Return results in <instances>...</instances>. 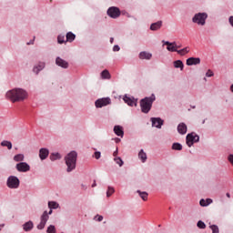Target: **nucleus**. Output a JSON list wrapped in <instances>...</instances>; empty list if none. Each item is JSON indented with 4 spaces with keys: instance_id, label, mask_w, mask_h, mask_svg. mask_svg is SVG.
<instances>
[{
    "instance_id": "nucleus-38",
    "label": "nucleus",
    "mask_w": 233,
    "mask_h": 233,
    "mask_svg": "<svg viewBox=\"0 0 233 233\" xmlns=\"http://www.w3.org/2000/svg\"><path fill=\"white\" fill-rule=\"evenodd\" d=\"M197 227L198 228H207V225L205 224V222L199 220L198 223H197Z\"/></svg>"
},
{
    "instance_id": "nucleus-34",
    "label": "nucleus",
    "mask_w": 233,
    "mask_h": 233,
    "mask_svg": "<svg viewBox=\"0 0 233 233\" xmlns=\"http://www.w3.org/2000/svg\"><path fill=\"white\" fill-rule=\"evenodd\" d=\"M48 207L50 208H59V204H57V202H55V201H49L48 202Z\"/></svg>"
},
{
    "instance_id": "nucleus-51",
    "label": "nucleus",
    "mask_w": 233,
    "mask_h": 233,
    "mask_svg": "<svg viewBox=\"0 0 233 233\" xmlns=\"http://www.w3.org/2000/svg\"><path fill=\"white\" fill-rule=\"evenodd\" d=\"M27 45H34V41L28 42Z\"/></svg>"
},
{
    "instance_id": "nucleus-7",
    "label": "nucleus",
    "mask_w": 233,
    "mask_h": 233,
    "mask_svg": "<svg viewBox=\"0 0 233 233\" xmlns=\"http://www.w3.org/2000/svg\"><path fill=\"white\" fill-rule=\"evenodd\" d=\"M107 15H109V17H112V19H117V17L121 15V11L117 7H109L107 9Z\"/></svg>"
},
{
    "instance_id": "nucleus-11",
    "label": "nucleus",
    "mask_w": 233,
    "mask_h": 233,
    "mask_svg": "<svg viewBox=\"0 0 233 233\" xmlns=\"http://www.w3.org/2000/svg\"><path fill=\"white\" fill-rule=\"evenodd\" d=\"M123 100L129 106H137V100L136 98H134V97H130L128 96H125Z\"/></svg>"
},
{
    "instance_id": "nucleus-32",
    "label": "nucleus",
    "mask_w": 233,
    "mask_h": 233,
    "mask_svg": "<svg viewBox=\"0 0 233 233\" xmlns=\"http://www.w3.org/2000/svg\"><path fill=\"white\" fill-rule=\"evenodd\" d=\"M172 149L173 150H183V146L179 143H174L172 145Z\"/></svg>"
},
{
    "instance_id": "nucleus-30",
    "label": "nucleus",
    "mask_w": 233,
    "mask_h": 233,
    "mask_svg": "<svg viewBox=\"0 0 233 233\" xmlns=\"http://www.w3.org/2000/svg\"><path fill=\"white\" fill-rule=\"evenodd\" d=\"M101 77H102V79H110V72H108V70L105 69L101 73Z\"/></svg>"
},
{
    "instance_id": "nucleus-24",
    "label": "nucleus",
    "mask_w": 233,
    "mask_h": 233,
    "mask_svg": "<svg viewBox=\"0 0 233 233\" xmlns=\"http://www.w3.org/2000/svg\"><path fill=\"white\" fill-rule=\"evenodd\" d=\"M66 41L68 43H72V41H74L76 39V35L72 32H68L66 35Z\"/></svg>"
},
{
    "instance_id": "nucleus-4",
    "label": "nucleus",
    "mask_w": 233,
    "mask_h": 233,
    "mask_svg": "<svg viewBox=\"0 0 233 233\" xmlns=\"http://www.w3.org/2000/svg\"><path fill=\"white\" fill-rule=\"evenodd\" d=\"M207 17H208L207 13H198L193 16L192 21L200 26H205V24L207 23Z\"/></svg>"
},
{
    "instance_id": "nucleus-22",
    "label": "nucleus",
    "mask_w": 233,
    "mask_h": 233,
    "mask_svg": "<svg viewBox=\"0 0 233 233\" xmlns=\"http://www.w3.org/2000/svg\"><path fill=\"white\" fill-rule=\"evenodd\" d=\"M32 228H34V223H32V221L26 222L25 224H24V230L25 232H30Z\"/></svg>"
},
{
    "instance_id": "nucleus-5",
    "label": "nucleus",
    "mask_w": 233,
    "mask_h": 233,
    "mask_svg": "<svg viewBox=\"0 0 233 233\" xmlns=\"http://www.w3.org/2000/svg\"><path fill=\"white\" fill-rule=\"evenodd\" d=\"M199 141V136L196 135V133L187 134L186 137V143L187 147H192L194 143H198Z\"/></svg>"
},
{
    "instance_id": "nucleus-12",
    "label": "nucleus",
    "mask_w": 233,
    "mask_h": 233,
    "mask_svg": "<svg viewBox=\"0 0 233 233\" xmlns=\"http://www.w3.org/2000/svg\"><path fill=\"white\" fill-rule=\"evenodd\" d=\"M164 45H166L167 50H168V52H177V44L176 42H164Z\"/></svg>"
},
{
    "instance_id": "nucleus-1",
    "label": "nucleus",
    "mask_w": 233,
    "mask_h": 233,
    "mask_svg": "<svg viewBox=\"0 0 233 233\" xmlns=\"http://www.w3.org/2000/svg\"><path fill=\"white\" fill-rule=\"evenodd\" d=\"M6 97L10 99L12 103H19L28 97V93L22 88H14L7 91Z\"/></svg>"
},
{
    "instance_id": "nucleus-35",
    "label": "nucleus",
    "mask_w": 233,
    "mask_h": 233,
    "mask_svg": "<svg viewBox=\"0 0 233 233\" xmlns=\"http://www.w3.org/2000/svg\"><path fill=\"white\" fill-rule=\"evenodd\" d=\"M209 228L212 230V233H219V228L217 225H211Z\"/></svg>"
},
{
    "instance_id": "nucleus-33",
    "label": "nucleus",
    "mask_w": 233,
    "mask_h": 233,
    "mask_svg": "<svg viewBox=\"0 0 233 233\" xmlns=\"http://www.w3.org/2000/svg\"><path fill=\"white\" fill-rule=\"evenodd\" d=\"M116 190L114 189V187H108L106 191V198H110V196H112V194H114Z\"/></svg>"
},
{
    "instance_id": "nucleus-44",
    "label": "nucleus",
    "mask_w": 233,
    "mask_h": 233,
    "mask_svg": "<svg viewBox=\"0 0 233 233\" xmlns=\"http://www.w3.org/2000/svg\"><path fill=\"white\" fill-rule=\"evenodd\" d=\"M119 50H121V48L119 47V46L116 45L113 47V52H119Z\"/></svg>"
},
{
    "instance_id": "nucleus-37",
    "label": "nucleus",
    "mask_w": 233,
    "mask_h": 233,
    "mask_svg": "<svg viewBox=\"0 0 233 233\" xmlns=\"http://www.w3.org/2000/svg\"><path fill=\"white\" fill-rule=\"evenodd\" d=\"M114 161L116 163V165H118L119 167H123V159H121V157H115Z\"/></svg>"
},
{
    "instance_id": "nucleus-54",
    "label": "nucleus",
    "mask_w": 233,
    "mask_h": 233,
    "mask_svg": "<svg viewBox=\"0 0 233 233\" xmlns=\"http://www.w3.org/2000/svg\"><path fill=\"white\" fill-rule=\"evenodd\" d=\"M177 48H181V46H177L176 49L177 50Z\"/></svg>"
},
{
    "instance_id": "nucleus-43",
    "label": "nucleus",
    "mask_w": 233,
    "mask_h": 233,
    "mask_svg": "<svg viewBox=\"0 0 233 233\" xmlns=\"http://www.w3.org/2000/svg\"><path fill=\"white\" fill-rule=\"evenodd\" d=\"M95 219H96V221H103V216H101V215H96V217H95Z\"/></svg>"
},
{
    "instance_id": "nucleus-36",
    "label": "nucleus",
    "mask_w": 233,
    "mask_h": 233,
    "mask_svg": "<svg viewBox=\"0 0 233 233\" xmlns=\"http://www.w3.org/2000/svg\"><path fill=\"white\" fill-rule=\"evenodd\" d=\"M57 42L59 43V45H63V43H66L65 35H59L57 36Z\"/></svg>"
},
{
    "instance_id": "nucleus-25",
    "label": "nucleus",
    "mask_w": 233,
    "mask_h": 233,
    "mask_svg": "<svg viewBox=\"0 0 233 233\" xmlns=\"http://www.w3.org/2000/svg\"><path fill=\"white\" fill-rule=\"evenodd\" d=\"M14 161L16 163H21V161H25V155L17 154L14 157Z\"/></svg>"
},
{
    "instance_id": "nucleus-3",
    "label": "nucleus",
    "mask_w": 233,
    "mask_h": 233,
    "mask_svg": "<svg viewBox=\"0 0 233 233\" xmlns=\"http://www.w3.org/2000/svg\"><path fill=\"white\" fill-rule=\"evenodd\" d=\"M65 159L67 167V172H72V170H75L76 163L77 161V153L76 151H72L65 157Z\"/></svg>"
},
{
    "instance_id": "nucleus-46",
    "label": "nucleus",
    "mask_w": 233,
    "mask_h": 233,
    "mask_svg": "<svg viewBox=\"0 0 233 233\" xmlns=\"http://www.w3.org/2000/svg\"><path fill=\"white\" fill-rule=\"evenodd\" d=\"M210 203H212V199L207 198L206 199V205H210Z\"/></svg>"
},
{
    "instance_id": "nucleus-52",
    "label": "nucleus",
    "mask_w": 233,
    "mask_h": 233,
    "mask_svg": "<svg viewBox=\"0 0 233 233\" xmlns=\"http://www.w3.org/2000/svg\"><path fill=\"white\" fill-rule=\"evenodd\" d=\"M230 90L233 93V84L230 86Z\"/></svg>"
},
{
    "instance_id": "nucleus-41",
    "label": "nucleus",
    "mask_w": 233,
    "mask_h": 233,
    "mask_svg": "<svg viewBox=\"0 0 233 233\" xmlns=\"http://www.w3.org/2000/svg\"><path fill=\"white\" fill-rule=\"evenodd\" d=\"M214 72L212 70L208 69V72L206 73L207 77H213Z\"/></svg>"
},
{
    "instance_id": "nucleus-50",
    "label": "nucleus",
    "mask_w": 233,
    "mask_h": 233,
    "mask_svg": "<svg viewBox=\"0 0 233 233\" xmlns=\"http://www.w3.org/2000/svg\"><path fill=\"white\" fill-rule=\"evenodd\" d=\"M227 198H230V193L226 194Z\"/></svg>"
},
{
    "instance_id": "nucleus-26",
    "label": "nucleus",
    "mask_w": 233,
    "mask_h": 233,
    "mask_svg": "<svg viewBox=\"0 0 233 233\" xmlns=\"http://www.w3.org/2000/svg\"><path fill=\"white\" fill-rule=\"evenodd\" d=\"M177 52L178 53L179 56H187V54L190 52V47L187 46L180 50L177 49Z\"/></svg>"
},
{
    "instance_id": "nucleus-2",
    "label": "nucleus",
    "mask_w": 233,
    "mask_h": 233,
    "mask_svg": "<svg viewBox=\"0 0 233 233\" xmlns=\"http://www.w3.org/2000/svg\"><path fill=\"white\" fill-rule=\"evenodd\" d=\"M156 101V95H151L150 96H146L140 100V108L143 114H148L152 110V105Z\"/></svg>"
},
{
    "instance_id": "nucleus-14",
    "label": "nucleus",
    "mask_w": 233,
    "mask_h": 233,
    "mask_svg": "<svg viewBox=\"0 0 233 233\" xmlns=\"http://www.w3.org/2000/svg\"><path fill=\"white\" fill-rule=\"evenodd\" d=\"M56 64L57 66H61V68H67L68 67V62L62 59L61 57H56Z\"/></svg>"
},
{
    "instance_id": "nucleus-16",
    "label": "nucleus",
    "mask_w": 233,
    "mask_h": 233,
    "mask_svg": "<svg viewBox=\"0 0 233 233\" xmlns=\"http://www.w3.org/2000/svg\"><path fill=\"white\" fill-rule=\"evenodd\" d=\"M138 57H139V59L150 60V59H152V54L148 53L147 51H142L139 53Z\"/></svg>"
},
{
    "instance_id": "nucleus-53",
    "label": "nucleus",
    "mask_w": 233,
    "mask_h": 233,
    "mask_svg": "<svg viewBox=\"0 0 233 233\" xmlns=\"http://www.w3.org/2000/svg\"><path fill=\"white\" fill-rule=\"evenodd\" d=\"M47 214H48V216L52 215V209H50Z\"/></svg>"
},
{
    "instance_id": "nucleus-21",
    "label": "nucleus",
    "mask_w": 233,
    "mask_h": 233,
    "mask_svg": "<svg viewBox=\"0 0 233 233\" xmlns=\"http://www.w3.org/2000/svg\"><path fill=\"white\" fill-rule=\"evenodd\" d=\"M43 68H45V63L44 62H40V63H38L37 66H35L33 68V72H35V74H39V72H41V70H43Z\"/></svg>"
},
{
    "instance_id": "nucleus-9",
    "label": "nucleus",
    "mask_w": 233,
    "mask_h": 233,
    "mask_svg": "<svg viewBox=\"0 0 233 233\" xmlns=\"http://www.w3.org/2000/svg\"><path fill=\"white\" fill-rule=\"evenodd\" d=\"M15 168L18 170V172H29L30 165H28L26 162H20L16 164Z\"/></svg>"
},
{
    "instance_id": "nucleus-28",
    "label": "nucleus",
    "mask_w": 233,
    "mask_h": 233,
    "mask_svg": "<svg viewBox=\"0 0 233 233\" xmlns=\"http://www.w3.org/2000/svg\"><path fill=\"white\" fill-rule=\"evenodd\" d=\"M137 194H139V197L141 198V199H143V201H147L148 199V193L147 192H141V190H137Z\"/></svg>"
},
{
    "instance_id": "nucleus-20",
    "label": "nucleus",
    "mask_w": 233,
    "mask_h": 233,
    "mask_svg": "<svg viewBox=\"0 0 233 233\" xmlns=\"http://www.w3.org/2000/svg\"><path fill=\"white\" fill-rule=\"evenodd\" d=\"M161 26H163V21H158L157 23L151 24L150 30H153L154 32H156V30H159Z\"/></svg>"
},
{
    "instance_id": "nucleus-19",
    "label": "nucleus",
    "mask_w": 233,
    "mask_h": 233,
    "mask_svg": "<svg viewBox=\"0 0 233 233\" xmlns=\"http://www.w3.org/2000/svg\"><path fill=\"white\" fill-rule=\"evenodd\" d=\"M48 154H49L48 149H46V148H41V149L39 150V157H40V159H42V161H43L44 159H46V157H48Z\"/></svg>"
},
{
    "instance_id": "nucleus-13",
    "label": "nucleus",
    "mask_w": 233,
    "mask_h": 233,
    "mask_svg": "<svg viewBox=\"0 0 233 233\" xmlns=\"http://www.w3.org/2000/svg\"><path fill=\"white\" fill-rule=\"evenodd\" d=\"M201 63V59L198 57H189L187 59L186 65L187 66H192L193 65H199Z\"/></svg>"
},
{
    "instance_id": "nucleus-27",
    "label": "nucleus",
    "mask_w": 233,
    "mask_h": 233,
    "mask_svg": "<svg viewBox=\"0 0 233 233\" xmlns=\"http://www.w3.org/2000/svg\"><path fill=\"white\" fill-rule=\"evenodd\" d=\"M138 157L141 159L142 163H145V161H147V153L141 149L138 153Z\"/></svg>"
},
{
    "instance_id": "nucleus-6",
    "label": "nucleus",
    "mask_w": 233,
    "mask_h": 233,
    "mask_svg": "<svg viewBox=\"0 0 233 233\" xmlns=\"http://www.w3.org/2000/svg\"><path fill=\"white\" fill-rule=\"evenodd\" d=\"M19 178L15 176H11L7 179V187L8 188H19Z\"/></svg>"
},
{
    "instance_id": "nucleus-47",
    "label": "nucleus",
    "mask_w": 233,
    "mask_h": 233,
    "mask_svg": "<svg viewBox=\"0 0 233 233\" xmlns=\"http://www.w3.org/2000/svg\"><path fill=\"white\" fill-rule=\"evenodd\" d=\"M94 187H97V184L96 183V180H94V183L92 184L93 188H94Z\"/></svg>"
},
{
    "instance_id": "nucleus-40",
    "label": "nucleus",
    "mask_w": 233,
    "mask_h": 233,
    "mask_svg": "<svg viewBox=\"0 0 233 233\" xmlns=\"http://www.w3.org/2000/svg\"><path fill=\"white\" fill-rule=\"evenodd\" d=\"M200 207H208V204H207V201L205 199H200L199 201Z\"/></svg>"
},
{
    "instance_id": "nucleus-15",
    "label": "nucleus",
    "mask_w": 233,
    "mask_h": 233,
    "mask_svg": "<svg viewBox=\"0 0 233 233\" xmlns=\"http://www.w3.org/2000/svg\"><path fill=\"white\" fill-rule=\"evenodd\" d=\"M152 126L156 128H161L163 127V120L161 118H151Z\"/></svg>"
},
{
    "instance_id": "nucleus-48",
    "label": "nucleus",
    "mask_w": 233,
    "mask_h": 233,
    "mask_svg": "<svg viewBox=\"0 0 233 233\" xmlns=\"http://www.w3.org/2000/svg\"><path fill=\"white\" fill-rule=\"evenodd\" d=\"M113 156L116 157L117 156V149L113 153Z\"/></svg>"
},
{
    "instance_id": "nucleus-8",
    "label": "nucleus",
    "mask_w": 233,
    "mask_h": 233,
    "mask_svg": "<svg viewBox=\"0 0 233 233\" xmlns=\"http://www.w3.org/2000/svg\"><path fill=\"white\" fill-rule=\"evenodd\" d=\"M49 216H48V212L45 211L42 216H41V221L40 223L37 225V228L38 230H43V228H45V226L46 225V221H48L49 219Z\"/></svg>"
},
{
    "instance_id": "nucleus-18",
    "label": "nucleus",
    "mask_w": 233,
    "mask_h": 233,
    "mask_svg": "<svg viewBox=\"0 0 233 233\" xmlns=\"http://www.w3.org/2000/svg\"><path fill=\"white\" fill-rule=\"evenodd\" d=\"M177 132L178 134H181L182 136L187 134V124L185 123H180L177 126Z\"/></svg>"
},
{
    "instance_id": "nucleus-45",
    "label": "nucleus",
    "mask_w": 233,
    "mask_h": 233,
    "mask_svg": "<svg viewBox=\"0 0 233 233\" xmlns=\"http://www.w3.org/2000/svg\"><path fill=\"white\" fill-rule=\"evenodd\" d=\"M228 159L229 163H231V165H233V155H229L228 157Z\"/></svg>"
},
{
    "instance_id": "nucleus-29",
    "label": "nucleus",
    "mask_w": 233,
    "mask_h": 233,
    "mask_svg": "<svg viewBox=\"0 0 233 233\" xmlns=\"http://www.w3.org/2000/svg\"><path fill=\"white\" fill-rule=\"evenodd\" d=\"M1 147H6L8 150H12V142L4 140L1 142Z\"/></svg>"
},
{
    "instance_id": "nucleus-42",
    "label": "nucleus",
    "mask_w": 233,
    "mask_h": 233,
    "mask_svg": "<svg viewBox=\"0 0 233 233\" xmlns=\"http://www.w3.org/2000/svg\"><path fill=\"white\" fill-rule=\"evenodd\" d=\"M94 157L96 159H99V157H101V152L99 151L95 152Z\"/></svg>"
},
{
    "instance_id": "nucleus-23",
    "label": "nucleus",
    "mask_w": 233,
    "mask_h": 233,
    "mask_svg": "<svg viewBox=\"0 0 233 233\" xmlns=\"http://www.w3.org/2000/svg\"><path fill=\"white\" fill-rule=\"evenodd\" d=\"M174 67L175 68H180V70H183L185 65L183 64V61L181 60H176L173 62Z\"/></svg>"
},
{
    "instance_id": "nucleus-17",
    "label": "nucleus",
    "mask_w": 233,
    "mask_h": 233,
    "mask_svg": "<svg viewBox=\"0 0 233 233\" xmlns=\"http://www.w3.org/2000/svg\"><path fill=\"white\" fill-rule=\"evenodd\" d=\"M114 132L119 137H123V136H125V132L123 131V127L121 126H115Z\"/></svg>"
},
{
    "instance_id": "nucleus-10",
    "label": "nucleus",
    "mask_w": 233,
    "mask_h": 233,
    "mask_svg": "<svg viewBox=\"0 0 233 233\" xmlns=\"http://www.w3.org/2000/svg\"><path fill=\"white\" fill-rule=\"evenodd\" d=\"M96 108H103V106H106V105H110V98H102L98 99L95 102Z\"/></svg>"
},
{
    "instance_id": "nucleus-31",
    "label": "nucleus",
    "mask_w": 233,
    "mask_h": 233,
    "mask_svg": "<svg viewBox=\"0 0 233 233\" xmlns=\"http://www.w3.org/2000/svg\"><path fill=\"white\" fill-rule=\"evenodd\" d=\"M51 161H56L57 159H61V155L59 153H53L50 155Z\"/></svg>"
},
{
    "instance_id": "nucleus-39",
    "label": "nucleus",
    "mask_w": 233,
    "mask_h": 233,
    "mask_svg": "<svg viewBox=\"0 0 233 233\" xmlns=\"http://www.w3.org/2000/svg\"><path fill=\"white\" fill-rule=\"evenodd\" d=\"M47 233H56V227L50 225V226L47 228Z\"/></svg>"
},
{
    "instance_id": "nucleus-49",
    "label": "nucleus",
    "mask_w": 233,
    "mask_h": 233,
    "mask_svg": "<svg viewBox=\"0 0 233 233\" xmlns=\"http://www.w3.org/2000/svg\"><path fill=\"white\" fill-rule=\"evenodd\" d=\"M110 43H111V44L114 43V37H111V38H110Z\"/></svg>"
},
{
    "instance_id": "nucleus-55",
    "label": "nucleus",
    "mask_w": 233,
    "mask_h": 233,
    "mask_svg": "<svg viewBox=\"0 0 233 233\" xmlns=\"http://www.w3.org/2000/svg\"><path fill=\"white\" fill-rule=\"evenodd\" d=\"M119 141H121V139H119V138H116V143H119Z\"/></svg>"
}]
</instances>
